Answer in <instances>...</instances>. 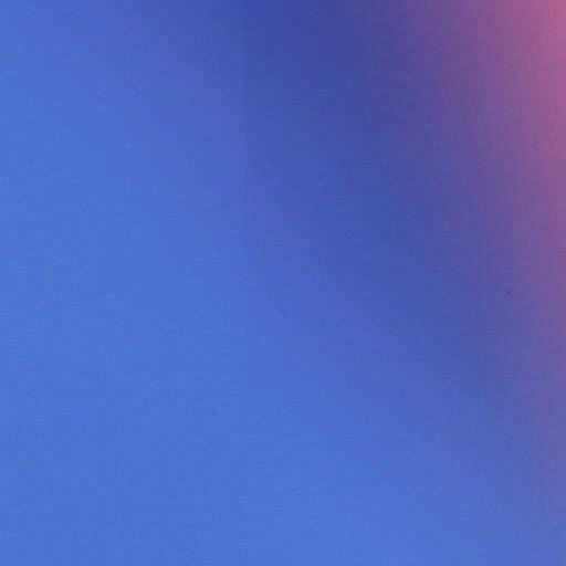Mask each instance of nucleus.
Instances as JSON below:
<instances>
[{
	"instance_id": "1",
	"label": "nucleus",
	"mask_w": 566,
	"mask_h": 566,
	"mask_svg": "<svg viewBox=\"0 0 566 566\" xmlns=\"http://www.w3.org/2000/svg\"><path fill=\"white\" fill-rule=\"evenodd\" d=\"M426 300H429V276H426Z\"/></svg>"
},
{
	"instance_id": "2",
	"label": "nucleus",
	"mask_w": 566,
	"mask_h": 566,
	"mask_svg": "<svg viewBox=\"0 0 566 566\" xmlns=\"http://www.w3.org/2000/svg\"><path fill=\"white\" fill-rule=\"evenodd\" d=\"M426 300H429V276H426Z\"/></svg>"
},
{
	"instance_id": "3",
	"label": "nucleus",
	"mask_w": 566,
	"mask_h": 566,
	"mask_svg": "<svg viewBox=\"0 0 566 566\" xmlns=\"http://www.w3.org/2000/svg\"><path fill=\"white\" fill-rule=\"evenodd\" d=\"M426 300H429V276H426Z\"/></svg>"
},
{
	"instance_id": "4",
	"label": "nucleus",
	"mask_w": 566,
	"mask_h": 566,
	"mask_svg": "<svg viewBox=\"0 0 566 566\" xmlns=\"http://www.w3.org/2000/svg\"><path fill=\"white\" fill-rule=\"evenodd\" d=\"M426 300H429V276H426Z\"/></svg>"
},
{
	"instance_id": "5",
	"label": "nucleus",
	"mask_w": 566,
	"mask_h": 566,
	"mask_svg": "<svg viewBox=\"0 0 566 566\" xmlns=\"http://www.w3.org/2000/svg\"><path fill=\"white\" fill-rule=\"evenodd\" d=\"M426 300H429V276H426Z\"/></svg>"
},
{
	"instance_id": "6",
	"label": "nucleus",
	"mask_w": 566,
	"mask_h": 566,
	"mask_svg": "<svg viewBox=\"0 0 566 566\" xmlns=\"http://www.w3.org/2000/svg\"><path fill=\"white\" fill-rule=\"evenodd\" d=\"M426 300H429V276H426Z\"/></svg>"
},
{
	"instance_id": "7",
	"label": "nucleus",
	"mask_w": 566,
	"mask_h": 566,
	"mask_svg": "<svg viewBox=\"0 0 566 566\" xmlns=\"http://www.w3.org/2000/svg\"><path fill=\"white\" fill-rule=\"evenodd\" d=\"M426 300H429V276H426Z\"/></svg>"
},
{
	"instance_id": "8",
	"label": "nucleus",
	"mask_w": 566,
	"mask_h": 566,
	"mask_svg": "<svg viewBox=\"0 0 566 566\" xmlns=\"http://www.w3.org/2000/svg\"><path fill=\"white\" fill-rule=\"evenodd\" d=\"M426 300H429V276H426Z\"/></svg>"
},
{
	"instance_id": "9",
	"label": "nucleus",
	"mask_w": 566,
	"mask_h": 566,
	"mask_svg": "<svg viewBox=\"0 0 566 566\" xmlns=\"http://www.w3.org/2000/svg\"><path fill=\"white\" fill-rule=\"evenodd\" d=\"M426 300H429V276H426Z\"/></svg>"
},
{
	"instance_id": "10",
	"label": "nucleus",
	"mask_w": 566,
	"mask_h": 566,
	"mask_svg": "<svg viewBox=\"0 0 566 566\" xmlns=\"http://www.w3.org/2000/svg\"><path fill=\"white\" fill-rule=\"evenodd\" d=\"M426 300H429V276H426Z\"/></svg>"
},
{
	"instance_id": "11",
	"label": "nucleus",
	"mask_w": 566,
	"mask_h": 566,
	"mask_svg": "<svg viewBox=\"0 0 566 566\" xmlns=\"http://www.w3.org/2000/svg\"><path fill=\"white\" fill-rule=\"evenodd\" d=\"M428 2H429V0H427V3H428ZM428 11H429V10L427 9V12H428ZM428 25H429V17L427 15V27H428ZM428 33H429V32L427 31V34H428Z\"/></svg>"
},
{
	"instance_id": "12",
	"label": "nucleus",
	"mask_w": 566,
	"mask_h": 566,
	"mask_svg": "<svg viewBox=\"0 0 566 566\" xmlns=\"http://www.w3.org/2000/svg\"><path fill=\"white\" fill-rule=\"evenodd\" d=\"M426 70H429V62H426Z\"/></svg>"
},
{
	"instance_id": "13",
	"label": "nucleus",
	"mask_w": 566,
	"mask_h": 566,
	"mask_svg": "<svg viewBox=\"0 0 566 566\" xmlns=\"http://www.w3.org/2000/svg\"><path fill=\"white\" fill-rule=\"evenodd\" d=\"M426 70H429V62H426Z\"/></svg>"
},
{
	"instance_id": "14",
	"label": "nucleus",
	"mask_w": 566,
	"mask_h": 566,
	"mask_svg": "<svg viewBox=\"0 0 566 566\" xmlns=\"http://www.w3.org/2000/svg\"><path fill=\"white\" fill-rule=\"evenodd\" d=\"M426 70H429V62H426Z\"/></svg>"
},
{
	"instance_id": "15",
	"label": "nucleus",
	"mask_w": 566,
	"mask_h": 566,
	"mask_svg": "<svg viewBox=\"0 0 566 566\" xmlns=\"http://www.w3.org/2000/svg\"><path fill=\"white\" fill-rule=\"evenodd\" d=\"M430 322H431V321H429V319H426V323H427V328L429 327V323H430Z\"/></svg>"
},
{
	"instance_id": "16",
	"label": "nucleus",
	"mask_w": 566,
	"mask_h": 566,
	"mask_svg": "<svg viewBox=\"0 0 566 566\" xmlns=\"http://www.w3.org/2000/svg\"><path fill=\"white\" fill-rule=\"evenodd\" d=\"M426 361H429V356L428 355L426 356Z\"/></svg>"
},
{
	"instance_id": "17",
	"label": "nucleus",
	"mask_w": 566,
	"mask_h": 566,
	"mask_svg": "<svg viewBox=\"0 0 566 566\" xmlns=\"http://www.w3.org/2000/svg\"><path fill=\"white\" fill-rule=\"evenodd\" d=\"M426 361H429V356L428 355L426 356Z\"/></svg>"
},
{
	"instance_id": "18",
	"label": "nucleus",
	"mask_w": 566,
	"mask_h": 566,
	"mask_svg": "<svg viewBox=\"0 0 566 566\" xmlns=\"http://www.w3.org/2000/svg\"><path fill=\"white\" fill-rule=\"evenodd\" d=\"M426 342H427V343L429 342V338H428V337L426 338Z\"/></svg>"
}]
</instances>
